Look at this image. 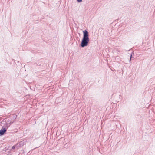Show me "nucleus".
<instances>
[{
  "label": "nucleus",
  "mask_w": 155,
  "mask_h": 155,
  "mask_svg": "<svg viewBox=\"0 0 155 155\" xmlns=\"http://www.w3.org/2000/svg\"><path fill=\"white\" fill-rule=\"evenodd\" d=\"M83 37L81 44V45L82 47L87 46L89 41L88 32L86 30H85L83 31Z\"/></svg>",
  "instance_id": "obj_1"
},
{
  "label": "nucleus",
  "mask_w": 155,
  "mask_h": 155,
  "mask_svg": "<svg viewBox=\"0 0 155 155\" xmlns=\"http://www.w3.org/2000/svg\"><path fill=\"white\" fill-rule=\"evenodd\" d=\"M6 130V129L5 128H4L3 127L0 130V136H2L5 134Z\"/></svg>",
  "instance_id": "obj_2"
},
{
  "label": "nucleus",
  "mask_w": 155,
  "mask_h": 155,
  "mask_svg": "<svg viewBox=\"0 0 155 155\" xmlns=\"http://www.w3.org/2000/svg\"><path fill=\"white\" fill-rule=\"evenodd\" d=\"M17 115L15 114H12L11 116V121L10 122H11V124H12L14 122L17 118Z\"/></svg>",
  "instance_id": "obj_3"
},
{
  "label": "nucleus",
  "mask_w": 155,
  "mask_h": 155,
  "mask_svg": "<svg viewBox=\"0 0 155 155\" xmlns=\"http://www.w3.org/2000/svg\"><path fill=\"white\" fill-rule=\"evenodd\" d=\"M11 124V122H10L9 124H7L6 123L5 124V128H6V129L10 126V125L12 124Z\"/></svg>",
  "instance_id": "obj_4"
},
{
  "label": "nucleus",
  "mask_w": 155,
  "mask_h": 155,
  "mask_svg": "<svg viewBox=\"0 0 155 155\" xmlns=\"http://www.w3.org/2000/svg\"><path fill=\"white\" fill-rule=\"evenodd\" d=\"M18 144H16L15 145L12 147V149L11 150L14 149L15 148H18Z\"/></svg>",
  "instance_id": "obj_5"
},
{
  "label": "nucleus",
  "mask_w": 155,
  "mask_h": 155,
  "mask_svg": "<svg viewBox=\"0 0 155 155\" xmlns=\"http://www.w3.org/2000/svg\"><path fill=\"white\" fill-rule=\"evenodd\" d=\"M77 1L78 2H81L82 1V0H77Z\"/></svg>",
  "instance_id": "obj_6"
},
{
  "label": "nucleus",
  "mask_w": 155,
  "mask_h": 155,
  "mask_svg": "<svg viewBox=\"0 0 155 155\" xmlns=\"http://www.w3.org/2000/svg\"><path fill=\"white\" fill-rule=\"evenodd\" d=\"M132 55H131L130 57V61H131V58H132Z\"/></svg>",
  "instance_id": "obj_7"
}]
</instances>
